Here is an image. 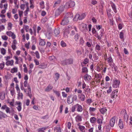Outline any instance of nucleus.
I'll return each mask as SVG.
<instances>
[{
	"instance_id": "f257e3e1",
	"label": "nucleus",
	"mask_w": 132,
	"mask_h": 132,
	"mask_svg": "<svg viewBox=\"0 0 132 132\" xmlns=\"http://www.w3.org/2000/svg\"><path fill=\"white\" fill-rule=\"evenodd\" d=\"M73 15L70 13H68L66 14L65 17L62 20L61 24L64 25L67 24L70 20L72 19Z\"/></svg>"
},
{
	"instance_id": "f03ea898",
	"label": "nucleus",
	"mask_w": 132,
	"mask_h": 132,
	"mask_svg": "<svg viewBox=\"0 0 132 132\" xmlns=\"http://www.w3.org/2000/svg\"><path fill=\"white\" fill-rule=\"evenodd\" d=\"M79 27L80 30L84 32H86L87 30V24L82 23L79 24Z\"/></svg>"
},
{
	"instance_id": "7ed1b4c3",
	"label": "nucleus",
	"mask_w": 132,
	"mask_h": 132,
	"mask_svg": "<svg viewBox=\"0 0 132 132\" xmlns=\"http://www.w3.org/2000/svg\"><path fill=\"white\" fill-rule=\"evenodd\" d=\"M86 16V15L85 13H83L80 15L79 14H76L75 17L73 19V20L74 21H76L78 19L79 20H82Z\"/></svg>"
},
{
	"instance_id": "20e7f679",
	"label": "nucleus",
	"mask_w": 132,
	"mask_h": 132,
	"mask_svg": "<svg viewBox=\"0 0 132 132\" xmlns=\"http://www.w3.org/2000/svg\"><path fill=\"white\" fill-rule=\"evenodd\" d=\"M73 62V60L72 59H69L64 60L61 62V63L63 65L71 64Z\"/></svg>"
},
{
	"instance_id": "39448f33",
	"label": "nucleus",
	"mask_w": 132,
	"mask_h": 132,
	"mask_svg": "<svg viewBox=\"0 0 132 132\" xmlns=\"http://www.w3.org/2000/svg\"><path fill=\"white\" fill-rule=\"evenodd\" d=\"M120 83V81L119 80H118L116 79H114L113 80L112 86L113 87L115 88L119 87Z\"/></svg>"
},
{
	"instance_id": "423d86ee",
	"label": "nucleus",
	"mask_w": 132,
	"mask_h": 132,
	"mask_svg": "<svg viewBox=\"0 0 132 132\" xmlns=\"http://www.w3.org/2000/svg\"><path fill=\"white\" fill-rule=\"evenodd\" d=\"M104 31V30L101 29L100 31H98V32H97L96 34L97 35V38L98 39L100 40L101 38Z\"/></svg>"
},
{
	"instance_id": "0eeeda50",
	"label": "nucleus",
	"mask_w": 132,
	"mask_h": 132,
	"mask_svg": "<svg viewBox=\"0 0 132 132\" xmlns=\"http://www.w3.org/2000/svg\"><path fill=\"white\" fill-rule=\"evenodd\" d=\"M116 119H117V118L114 116L112 117L110 119V125L111 127H113L114 126Z\"/></svg>"
},
{
	"instance_id": "6e6552de",
	"label": "nucleus",
	"mask_w": 132,
	"mask_h": 132,
	"mask_svg": "<svg viewBox=\"0 0 132 132\" xmlns=\"http://www.w3.org/2000/svg\"><path fill=\"white\" fill-rule=\"evenodd\" d=\"M75 106L76 107L77 109V111L79 112H81L83 110V108L82 106L79 104H77L75 105Z\"/></svg>"
},
{
	"instance_id": "1a4fd4ad",
	"label": "nucleus",
	"mask_w": 132,
	"mask_h": 132,
	"mask_svg": "<svg viewBox=\"0 0 132 132\" xmlns=\"http://www.w3.org/2000/svg\"><path fill=\"white\" fill-rule=\"evenodd\" d=\"M67 103L69 104H71L73 102V100L72 98V95H70L68 96L67 98Z\"/></svg>"
},
{
	"instance_id": "9d476101",
	"label": "nucleus",
	"mask_w": 132,
	"mask_h": 132,
	"mask_svg": "<svg viewBox=\"0 0 132 132\" xmlns=\"http://www.w3.org/2000/svg\"><path fill=\"white\" fill-rule=\"evenodd\" d=\"M14 61L13 60L6 61L5 64L7 66H12L14 65Z\"/></svg>"
},
{
	"instance_id": "9b49d317",
	"label": "nucleus",
	"mask_w": 132,
	"mask_h": 132,
	"mask_svg": "<svg viewBox=\"0 0 132 132\" xmlns=\"http://www.w3.org/2000/svg\"><path fill=\"white\" fill-rule=\"evenodd\" d=\"M79 99L82 101H84L85 99V96L84 94H81L78 95Z\"/></svg>"
},
{
	"instance_id": "f8f14e48",
	"label": "nucleus",
	"mask_w": 132,
	"mask_h": 132,
	"mask_svg": "<svg viewBox=\"0 0 132 132\" xmlns=\"http://www.w3.org/2000/svg\"><path fill=\"white\" fill-rule=\"evenodd\" d=\"M7 6L8 4L6 3L3 6L4 9L2 10L1 13L2 14H4L6 12V10L7 9Z\"/></svg>"
},
{
	"instance_id": "ddd939ff",
	"label": "nucleus",
	"mask_w": 132,
	"mask_h": 132,
	"mask_svg": "<svg viewBox=\"0 0 132 132\" xmlns=\"http://www.w3.org/2000/svg\"><path fill=\"white\" fill-rule=\"evenodd\" d=\"M84 78L86 81L87 80L89 81L92 79V77L90 75L88 74H86L84 75Z\"/></svg>"
},
{
	"instance_id": "4468645a",
	"label": "nucleus",
	"mask_w": 132,
	"mask_h": 132,
	"mask_svg": "<svg viewBox=\"0 0 132 132\" xmlns=\"http://www.w3.org/2000/svg\"><path fill=\"white\" fill-rule=\"evenodd\" d=\"M118 125L121 129H122L123 128V122L121 119H119Z\"/></svg>"
},
{
	"instance_id": "2eb2a0df",
	"label": "nucleus",
	"mask_w": 132,
	"mask_h": 132,
	"mask_svg": "<svg viewBox=\"0 0 132 132\" xmlns=\"http://www.w3.org/2000/svg\"><path fill=\"white\" fill-rule=\"evenodd\" d=\"M14 58L16 60L15 63L16 64H18V63H19L18 61L19 60H20V61L21 62L22 61V59L20 57H18L17 56H14Z\"/></svg>"
},
{
	"instance_id": "dca6fc26",
	"label": "nucleus",
	"mask_w": 132,
	"mask_h": 132,
	"mask_svg": "<svg viewBox=\"0 0 132 132\" xmlns=\"http://www.w3.org/2000/svg\"><path fill=\"white\" fill-rule=\"evenodd\" d=\"M18 68L16 67H15L11 69L10 72L12 73H14L17 72H18Z\"/></svg>"
},
{
	"instance_id": "f3484780",
	"label": "nucleus",
	"mask_w": 132,
	"mask_h": 132,
	"mask_svg": "<svg viewBox=\"0 0 132 132\" xmlns=\"http://www.w3.org/2000/svg\"><path fill=\"white\" fill-rule=\"evenodd\" d=\"M75 120L77 122H80L82 121L81 117L79 114H78L75 117Z\"/></svg>"
},
{
	"instance_id": "a211bd4d",
	"label": "nucleus",
	"mask_w": 132,
	"mask_h": 132,
	"mask_svg": "<svg viewBox=\"0 0 132 132\" xmlns=\"http://www.w3.org/2000/svg\"><path fill=\"white\" fill-rule=\"evenodd\" d=\"M5 93L4 92H2L0 93V99L3 100L5 98Z\"/></svg>"
},
{
	"instance_id": "6ab92c4d",
	"label": "nucleus",
	"mask_w": 132,
	"mask_h": 132,
	"mask_svg": "<svg viewBox=\"0 0 132 132\" xmlns=\"http://www.w3.org/2000/svg\"><path fill=\"white\" fill-rule=\"evenodd\" d=\"M60 33L59 29L58 28H57L55 29L54 32V34L55 36H57L59 35Z\"/></svg>"
},
{
	"instance_id": "aec40b11",
	"label": "nucleus",
	"mask_w": 132,
	"mask_h": 132,
	"mask_svg": "<svg viewBox=\"0 0 132 132\" xmlns=\"http://www.w3.org/2000/svg\"><path fill=\"white\" fill-rule=\"evenodd\" d=\"M53 88V87L51 85H49L45 89V91L46 92H49Z\"/></svg>"
},
{
	"instance_id": "412c9836",
	"label": "nucleus",
	"mask_w": 132,
	"mask_h": 132,
	"mask_svg": "<svg viewBox=\"0 0 132 132\" xmlns=\"http://www.w3.org/2000/svg\"><path fill=\"white\" fill-rule=\"evenodd\" d=\"M49 59L50 61L52 62H55L57 60L56 58L54 56H49Z\"/></svg>"
},
{
	"instance_id": "4be33fe9",
	"label": "nucleus",
	"mask_w": 132,
	"mask_h": 132,
	"mask_svg": "<svg viewBox=\"0 0 132 132\" xmlns=\"http://www.w3.org/2000/svg\"><path fill=\"white\" fill-rule=\"evenodd\" d=\"M107 111V109L106 107H103L101 108L100 110V111L102 114L105 113Z\"/></svg>"
},
{
	"instance_id": "5701e85b",
	"label": "nucleus",
	"mask_w": 132,
	"mask_h": 132,
	"mask_svg": "<svg viewBox=\"0 0 132 132\" xmlns=\"http://www.w3.org/2000/svg\"><path fill=\"white\" fill-rule=\"evenodd\" d=\"M111 5L112 9L114 11V12L116 13L117 12V9L115 5L113 3H112L111 4Z\"/></svg>"
},
{
	"instance_id": "b1692460",
	"label": "nucleus",
	"mask_w": 132,
	"mask_h": 132,
	"mask_svg": "<svg viewBox=\"0 0 132 132\" xmlns=\"http://www.w3.org/2000/svg\"><path fill=\"white\" fill-rule=\"evenodd\" d=\"M107 62L109 63L110 66H111L112 65V63L113 62V60L111 56H110L107 59Z\"/></svg>"
},
{
	"instance_id": "393cba45",
	"label": "nucleus",
	"mask_w": 132,
	"mask_h": 132,
	"mask_svg": "<svg viewBox=\"0 0 132 132\" xmlns=\"http://www.w3.org/2000/svg\"><path fill=\"white\" fill-rule=\"evenodd\" d=\"M96 120V119L94 117H91L90 119V121L92 123H95Z\"/></svg>"
},
{
	"instance_id": "a878e982",
	"label": "nucleus",
	"mask_w": 132,
	"mask_h": 132,
	"mask_svg": "<svg viewBox=\"0 0 132 132\" xmlns=\"http://www.w3.org/2000/svg\"><path fill=\"white\" fill-rule=\"evenodd\" d=\"M103 120V119L102 117L99 118H98L97 120V122L99 125H102V121Z\"/></svg>"
},
{
	"instance_id": "bb28decb",
	"label": "nucleus",
	"mask_w": 132,
	"mask_h": 132,
	"mask_svg": "<svg viewBox=\"0 0 132 132\" xmlns=\"http://www.w3.org/2000/svg\"><path fill=\"white\" fill-rule=\"evenodd\" d=\"M117 92L118 91L116 90H115L113 91L111 94V96L112 98H114L117 96Z\"/></svg>"
},
{
	"instance_id": "cd10ccee",
	"label": "nucleus",
	"mask_w": 132,
	"mask_h": 132,
	"mask_svg": "<svg viewBox=\"0 0 132 132\" xmlns=\"http://www.w3.org/2000/svg\"><path fill=\"white\" fill-rule=\"evenodd\" d=\"M79 129L82 132H86L85 130V127L82 126L80 125L79 127Z\"/></svg>"
},
{
	"instance_id": "c85d7f7f",
	"label": "nucleus",
	"mask_w": 132,
	"mask_h": 132,
	"mask_svg": "<svg viewBox=\"0 0 132 132\" xmlns=\"http://www.w3.org/2000/svg\"><path fill=\"white\" fill-rule=\"evenodd\" d=\"M0 52L3 55H4L6 54V51L3 48H2L0 49Z\"/></svg>"
},
{
	"instance_id": "c756f323",
	"label": "nucleus",
	"mask_w": 132,
	"mask_h": 132,
	"mask_svg": "<svg viewBox=\"0 0 132 132\" xmlns=\"http://www.w3.org/2000/svg\"><path fill=\"white\" fill-rule=\"evenodd\" d=\"M96 110V108L90 107L89 108V112L90 113H91L94 112Z\"/></svg>"
},
{
	"instance_id": "7c9ffc66",
	"label": "nucleus",
	"mask_w": 132,
	"mask_h": 132,
	"mask_svg": "<svg viewBox=\"0 0 132 132\" xmlns=\"http://www.w3.org/2000/svg\"><path fill=\"white\" fill-rule=\"evenodd\" d=\"M46 43L44 40L41 39L39 40V45L43 46Z\"/></svg>"
},
{
	"instance_id": "2f4dec72",
	"label": "nucleus",
	"mask_w": 132,
	"mask_h": 132,
	"mask_svg": "<svg viewBox=\"0 0 132 132\" xmlns=\"http://www.w3.org/2000/svg\"><path fill=\"white\" fill-rule=\"evenodd\" d=\"M128 118V116L126 113V112H125V113H124L123 120H124L125 121H126V122H127Z\"/></svg>"
},
{
	"instance_id": "473e14b6",
	"label": "nucleus",
	"mask_w": 132,
	"mask_h": 132,
	"mask_svg": "<svg viewBox=\"0 0 132 132\" xmlns=\"http://www.w3.org/2000/svg\"><path fill=\"white\" fill-rule=\"evenodd\" d=\"M101 47L100 45L98 44L96 45L95 49V50L99 51L101 50Z\"/></svg>"
},
{
	"instance_id": "72a5a7b5",
	"label": "nucleus",
	"mask_w": 132,
	"mask_h": 132,
	"mask_svg": "<svg viewBox=\"0 0 132 132\" xmlns=\"http://www.w3.org/2000/svg\"><path fill=\"white\" fill-rule=\"evenodd\" d=\"M61 2V1L60 0H59L55 2L53 5V7H55L56 6L60 4Z\"/></svg>"
},
{
	"instance_id": "f704fd0d",
	"label": "nucleus",
	"mask_w": 132,
	"mask_h": 132,
	"mask_svg": "<svg viewBox=\"0 0 132 132\" xmlns=\"http://www.w3.org/2000/svg\"><path fill=\"white\" fill-rule=\"evenodd\" d=\"M40 7L42 9L44 8V3L43 1H42L39 3Z\"/></svg>"
},
{
	"instance_id": "c9c22d12",
	"label": "nucleus",
	"mask_w": 132,
	"mask_h": 132,
	"mask_svg": "<svg viewBox=\"0 0 132 132\" xmlns=\"http://www.w3.org/2000/svg\"><path fill=\"white\" fill-rule=\"evenodd\" d=\"M48 128V127H45L42 128H40L38 129V130L39 131H42V132H45L44 130Z\"/></svg>"
},
{
	"instance_id": "e433bc0d",
	"label": "nucleus",
	"mask_w": 132,
	"mask_h": 132,
	"mask_svg": "<svg viewBox=\"0 0 132 132\" xmlns=\"http://www.w3.org/2000/svg\"><path fill=\"white\" fill-rule=\"evenodd\" d=\"M23 94L22 93H20L19 92L18 94V98L19 99H22L23 98Z\"/></svg>"
},
{
	"instance_id": "4c0bfd02",
	"label": "nucleus",
	"mask_w": 132,
	"mask_h": 132,
	"mask_svg": "<svg viewBox=\"0 0 132 132\" xmlns=\"http://www.w3.org/2000/svg\"><path fill=\"white\" fill-rule=\"evenodd\" d=\"M79 35L78 34H77L74 37V39L75 41H77L79 37Z\"/></svg>"
},
{
	"instance_id": "58836bf2",
	"label": "nucleus",
	"mask_w": 132,
	"mask_h": 132,
	"mask_svg": "<svg viewBox=\"0 0 132 132\" xmlns=\"http://www.w3.org/2000/svg\"><path fill=\"white\" fill-rule=\"evenodd\" d=\"M69 4L70 5V7H73L75 5V3L74 2L71 1L69 2Z\"/></svg>"
},
{
	"instance_id": "ea45409f",
	"label": "nucleus",
	"mask_w": 132,
	"mask_h": 132,
	"mask_svg": "<svg viewBox=\"0 0 132 132\" xmlns=\"http://www.w3.org/2000/svg\"><path fill=\"white\" fill-rule=\"evenodd\" d=\"M59 74L58 73H56L55 75V81H56L58 79L59 77Z\"/></svg>"
},
{
	"instance_id": "a19ab883",
	"label": "nucleus",
	"mask_w": 132,
	"mask_h": 132,
	"mask_svg": "<svg viewBox=\"0 0 132 132\" xmlns=\"http://www.w3.org/2000/svg\"><path fill=\"white\" fill-rule=\"evenodd\" d=\"M103 5H101L100 6L99 9V11L102 14H103Z\"/></svg>"
},
{
	"instance_id": "79ce46f5",
	"label": "nucleus",
	"mask_w": 132,
	"mask_h": 132,
	"mask_svg": "<svg viewBox=\"0 0 132 132\" xmlns=\"http://www.w3.org/2000/svg\"><path fill=\"white\" fill-rule=\"evenodd\" d=\"M6 1V0H2L1 3H0V8L2 9L3 8V3H4Z\"/></svg>"
},
{
	"instance_id": "37998d69",
	"label": "nucleus",
	"mask_w": 132,
	"mask_h": 132,
	"mask_svg": "<svg viewBox=\"0 0 132 132\" xmlns=\"http://www.w3.org/2000/svg\"><path fill=\"white\" fill-rule=\"evenodd\" d=\"M46 38L48 39H50L51 38V34L50 33H47L46 34Z\"/></svg>"
},
{
	"instance_id": "c03bdc74",
	"label": "nucleus",
	"mask_w": 132,
	"mask_h": 132,
	"mask_svg": "<svg viewBox=\"0 0 132 132\" xmlns=\"http://www.w3.org/2000/svg\"><path fill=\"white\" fill-rule=\"evenodd\" d=\"M82 71L83 72H85L87 73L88 72V70L86 67H83L82 69Z\"/></svg>"
},
{
	"instance_id": "a18cd8bd",
	"label": "nucleus",
	"mask_w": 132,
	"mask_h": 132,
	"mask_svg": "<svg viewBox=\"0 0 132 132\" xmlns=\"http://www.w3.org/2000/svg\"><path fill=\"white\" fill-rule=\"evenodd\" d=\"M53 91L54 93H55L58 97H59L60 96V93L59 91L54 90Z\"/></svg>"
},
{
	"instance_id": "49530a36",
	"label": "nucleus",
	"mask_w": 132,
	"mask_h": 132,
	"mask_svg": "<svg viewBox=\"0 0 132 132\" xmlns=\"http://www.w3.org/2000/svg\"><path fill=\"white\" fill-rule=\"evenodd\" d=\"M92 102V100L90 98L87 99L86 101V103L89 105H90Z\"/></svg>"
},
{
	"instance_id": "de8ad7c7",
	"label": "nucleus",
	"mask_w": 132,
	"mask_h": 132,
	"mask_svg": "<svg viewBox=\"0 0 132 132\" xmlns=\"http://www.w3.org/2000/svg\"><path fill=\"white\" fill-rule=\"evenodd\" d=\"M61 45L63 47H65L67 46L66 43L63 41H62L61 42Z\"/></svg>"
},
{
	"instance_id": "09e8293b",
	"label": "nucleus",
	"mask_w": 132,
	"mask_h": 132,
	"mask_svg": "<svg viewBox=\"0 0 132 132\" xmlns=\"http://www.w3.org/2000/svg\"><path fill=\"white\" fill-rule=\"evenodd\" d=\"M24 28L26 32H28L29 31L30 29H29V27L28 26L25 25L24 27Z\"/></svg>"
},
{
	"instance_id": "8fccbe9b",
	"label": "nucleus",
	"mask_w": 132,
	"mask_h": 132,
	"mask_svg": "<svg viewBox=\"0 0 132 132\" xmlns=\"http://www.w3.org/2000/svg\"><path fill=\"white\" fill-rule=\"evenodd\" d=\"M21 32L22 34H23L22 35L23 39L24 40H25V35L24 34V30L23 29H22L21 30Z\"/></svg>"
},
{
	"instance_id": "3c124183",
	"label": "nucleus",
	"mask_w": 132,
	"mask_h": 132,
	"mask_svg": "<svg viewBox=\"0 0 132 132\" xmlns=\"http://www.w3.org/2000/svg\"><path fill=\"white\" fill-rule=\"evenodd\" d=\"M64 7L66 9H68L70 7L69 2H67L65 3L64 6Z\"/></svg>"
},
{
	"instance_id": "603ef678",
	"label": "nucleus",
	"mask_w": 132,
	"mask_h": 132,
	"mask_svg": "<svg viewBox=\"0 0 132 132\" xmlns=\"http://www.w3.org/2000/svg\"><path fill=\"white\" fill-rule=\"evenodd\" d=\"M35 55H36V57L39 59L40 58V55L38 51H36L35 52Z\"/></svg>"
},
{
	"instance_id": "864d4df0",
	"label": "nucleus",
	"mask_w": 132,
	"mask_h": 132,
	"mask_svg": "<svg viewBox=\"0 0 132 132\" xmlns=\"http://www.w3.org/2000/svg\"><path fill=\"white\" fill-rule=\"evenodd\" d=\"M31 42L33 44H36V39L34 37L32 38Z\"/></svg>"
},
{
	"instance_id": "5fc2aeb1",
	"label": "nucleus",
	"mask_w": 132,
	"mask_h": 132,
	"mask_svg": "<svg viewBox=\"0 0 132 132\" xmlns=\"http://www.w3.org/2000/svg\"><path fill=\"white\" fill-rule=\"evenodd\" d=\"M61 13L60 11L58 9L56 10L55 12V15L56 16H58Z\"/></svg>"
},
{
	"instance_id": "6e6d98bb",
	"label": "nucleus",
	"mask_w": 132,
	"mask_h": 132,
	"mask_svg": "<svg viewBox=\"0 0 132 132\" xmlns=\"http://www.w3.org/2000/svg\"><path fill=\"white\" fill-rule=\"evenodd\" d=\"M7 29L8 30H10L11 29L12 24L11 23H9L8 24Z\"/></svg>"
},
{
	"instance_id": "4d7b16f0",
	"label": "nucleus",
	"mask_w": 132,
	"mask_h": 132,
	"mask_svg": "<svg viewBox=\"0 0 132 132\" xmlns=\"http://www.w3.org/2000/svg\"><path fill=\"white\" fill-rule=\"evenodd\" d=\"M2 39L4 40H6L8 39V37L6 35H2L1 36Z\"/></svg>"
},
{
	"instance_id": "13d9d810",
	"label": "nucleus",
	"mask_w": 132,
	"mask_h": 132,
	"mask_svg": "<svg viewBox=\"0 0 132 132\" xmlns=\"http://www.w3.org/2000/svg\"><path fill=\"white\" fill-rule=\"evenodd\" d=\"M64 9V7L63 6H61L59 7L58 9L59 10L61 13L63 11Z\"/></svg>"
},
{
	"instance_id": "bf43d9fd",
	"label": "nucleus",
	"mask_w": 132,
	"mask_h": 132,
	"mask_svg": "<svg viewBox=\"0 0 132 132\" xmlns=\"http://www.w3.org/2000/svg\"><path fill=\"white\" fill-rule=\"evenodd\" d=\"M5 115L2 112L0 111V119H2V117H5Z\"/></svg>"
},
{
	"instance_id": "052dcab7",
	"label": "nucleus",
	"mask_w": 132,
	"mask_h": 132,
	"mask_svg": "<svg viewBox=\"0 0 132 132\" xmlns=\"http://www.w3.org/2000/svg\"><path fill=\"white\" fill-rule=\"evenodd\" d=\"M102 26L100 25H96V28L98 30V31H99L100 30L102 29Z\"/></svg>"
},
{
	"instance_id": "680f3d73",
	"label": "nucleus",
	"mask_w": 132,
	"mask_h": 132,
	"mask_svg": "<svg viewBox=\"0 0 132 132\" xmlns=\"http://www.w3.org/2000/svg\"><path fill=\"white\" fill-rule=\"evenodd\" d=\"M124 33L122 32H120L119 34V37L120 38L122 39L123 38Z\"/></svg>"
},
{
	"instance_id": "e2e57ef3",
	"label": "nucleus",
	"mask_w": 132,
	"mask_h": 132,
	"mask_svg": "<svg viewBox=\"0 0 132 132\" xmlns=\"http://www.w3.org/2000/svg\"><path fill=\"white\" fill-rule=\"evenodd\" d=\"M4 65L5 63L4 62L0 64V68L1 69H3L4 67Z\"/></svg>"
},
{
	"instance_id": "0e129e2a",
	"label": "nucleus",
	"mask_w": 132,
	"mask_h": 132,
	"mask_svg": "<svg viewBox=\"0 0 132 132\" xmlns=\"http://www.w3.org/2000/svg\"><path fill=\"white\" fill-rule=\"evenodd\" d=\"M13 33L11 31H7L6 32V34L9 36L10 37Z\"/></svg>"
},
{
	"instance_id": "69168bd1",
	"label": "nucleus",
	"mask_w": 132,
	"mask_h": 132,
	"mask_svg": "<svg viewBox=\"0 0 132 132\" xmlns=\"http://www.w3.org/2000/svg\"><path fill=\"white\" fill-rule=\"evenodd\" d=\"M23 84H24V87H28V86H29L28 85L27 81H25L24 82Z\"/></svg>"
},
{
	"instance_id": "338daca9",
	"label": "nucleus",
	"mask_w": 132,
	"mask_h": 132,
	"mask_svg": "<svg viewBox=\"0 0 132 132\" xmlns=\"http://www.w3.org/2000/svg\"><path fill=\"white\" fill-rule=\"evenodd\" d=\"M47 20V19L46 18H44L42 19V21L43 23H44Z\"/></svg>"
},
{
	"instance_id": "774afa93",
	"label": "nucleus",
	"mask_w": 132,
	"mask_h": 132,
	"mask_svg": "<svg viewBox=\"0 0 132 132\" xmlns=\"http://www.w3.org/2000/svg\"><path fill=\"white\" fill-rule=\"evenodd\" d=\"M92 32L93 34H96L97 33V32L96 31V29H95L94 28H92Z\"/></svg>"
}]
</instances>
